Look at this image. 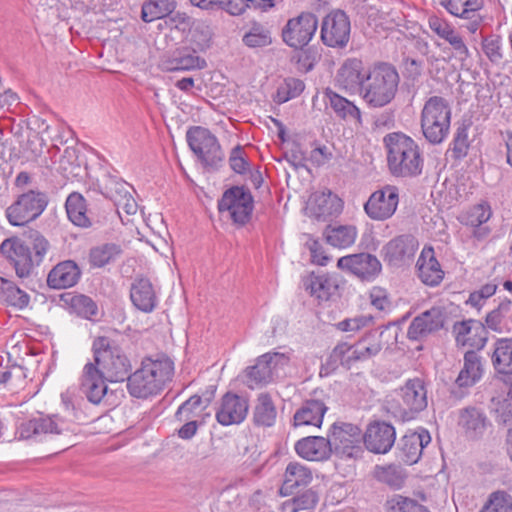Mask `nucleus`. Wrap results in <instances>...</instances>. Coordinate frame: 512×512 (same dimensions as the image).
I'll list each match as a JSON object with an SVG mask.
<instances>
[{"mask_svg":"<svg viewBox=\"0 0 512 512\" xmlns=\"http://www.w3.org/2000/svg\"><path fill=\"white\" fill-rule=\"evenodd\" d=\"M107 379L97 370V365L88 361L80 376V389L89 402L99 404L107 394Z\"/></svg>","mask_w":512,"mask_h":512,"instance_id":"5701e85b","label":"nucleus"},{"mask_svg":"<svg viewBox=\"0 0 512 512\" xmlns=\"http://www.w3.org/2000/svg\"><path fill=\"white\" fill-rule=\"evenodd\" d=\"M387 165L395 177L412 178L422 174L424 156L418 143L402 132H393L383 138Z\"/></svg>","mask_w":512,"mask_h":512,"instance_id":"f257e3e1","label":"nucleus"},{"mask_svg":"<svg viewBox=\"0 0 512 512\" xmlns=\"http://www.w3.org/2000/svg\"><path fill=\"white\" fill-rule=\"evenodd\" d=\"M431 442V436L425 429L408 432L398 442V458L408 465L418 462L423 449Z\"/></svg>","mask_w":512,"mask_h":512,"instance_id":"393cba45","label":"nucleus"},{"mask_svg":"<svg viewBox=\"0 0 512 512\" xmlns=\"http://www.w3.org/2000/svg\"><path fill=\"white\" fill-rule=\"evenodd\" d=\"M71 308L80 316L91 319L97 315L96 303L86 295H75L70 299Z\"/></svg>","mask_w":512,"mask_h":512,"instance_id":"e2e57ef3","label":"nucleus"},{"mask_svg":"<svg viewBox=\"0 0 512 512\" xmlns=\"http://www.w3.org/2000/svg\"><path fill=\"white\" fill-rule=\"evenodd\" d=\"M331 453L340 458H358L363 453L362 431L352 423L335 422L329 430Z\"/></svg>","mask_w":512,"mask_h":512,"instance_id":"6e6552de","label":"nucleus"},{"mask_svg":"<svg viewBox=\"0 0 512 512\" xmlns=\"http://www.w3.org/2000/svg\"><path fill=\"white\" fill-rule=\"evenodd\" d=\"M418 274L423 283L429 286L438 285L444 276V272L438 260L434 256L433 249L423 250L418 261Z\"/></svg>","mask_w":512,"mask_h":512,"instance_id":"58836bf2","label":"nucleus"},{"mask_svg":"<svg viewBox=\"0 0 512 512\" xmlns=\"http://www.w3.org/2000/svg\"><path fill=\"white\" fill-rule=\"evenodd\" d=\"M176 8L174 0H147L141 9V19L150 23L170 15Z\"/></svg>","mask_w":512,"mask_h":512,"instance_id":"8fccbe9b","label":"nucleus"},{"mask_svg":"<svg viewBox=\"0 0 512 512\" xmlns=\"http://www.w3.org/2000/svg\"><path fill=\"white\" fill-rule=\"evenodd\" d=\"M105 197L113 201L117 210H123L128 215L137 212L138 205L131 194L132 187L124 180L107 176L103 184Z\"/></svg>","mask_w":512,"mask_h":512,"instance_id":"412c9836","label":"nucleus"},{"mask_svg":"<svg viewBox=\"0 0 512 512\" xmlns=\"http://www.w3.org/2000/svg\"><path fill=\"white\" fill-rule=\"evenodd\" d=\"M326 411L327 407L324 402L315 399L307 400L296 410L293 416V425L295 427H320Z\"/></svg>","mask_w":512,"mask_h":512,"instance_id":"e433bc0d","label":"nucleus"},{"mask_svg":"<svg viewBox=\"0 0 512 512\" xmlns=\"http://www.w3.org/2000/svg\"><path fill=\"white\" fill-rule=\"evenodd\" d=\"M81 270L72 260L58 263L48 274L47 284L53 289H65L74 286L80 279Z\"/></svg>","mask_w":512,"mask_h":512,"instance_id":"7c9ffc66","label":"nucleus"},{"mask_svg":"<svg viewBox=\"0 0 512 512\" xmlns=\"http://www.w3.org/2000/svg\"><path fill=\"white\" fill-rule=\"evenodd\" d=\"M304 288L320 301H328L338 292V279L330 274H310L303 280Z\"/></svg>","mask_w":512,"mask_h":512,"instance_id":"c85d7f7f","label":"nucleus"},{"mask_svg":"<svg viewBox=\"0 0 512 512\" xmlns=\"http://www.w3.org/2000/svg\"><path fill=\"white\" fill-rule=\"evenodd\" d=\"M372 321L373 317L371 315H359L353 318H346L336 323L335 327L341 332H357L369 326Z\"/></svg>","mask_w":512,"mask_h":512,"instance_id":"69168bd1","label":"nucleus"},{"mask_svg":"<svg viewBox=\"0 0 512 512\" xmlns=\"http://www.w3.org/2000/svg\"><path fill=\"white\" fill-rule=\"evenodd\" d=\"M357 237V230L354 226H337L327 228L325 238L327 243L337 248H347L354 244Z\"/></svg>","mask_w":512,"mask_h":512,"instance_id":"3c124183","label":"nucleus"},{"mask_svg":"<svg viewBox=\"0 0 512 512\" xmlns=\"http://www.w3.org/2000/svg\"><path fill=\"white\" fill-rule=\"evenodd\" d=\"M497 287L498 285L494 281L482 285L478 290L470 293L467 304L480 309L485 300L496 293Z\"/></svg>","mask_w":512,"mask_h":512,"instance_id":"0e129e2a","label":"nucleus"},{"mask_svg":"<svg viewBox=\"0 0 512 512\" xmlns=\"http://www.w3.org/2000/svg\"><path fill=\"white\" fill-rule=\"evenodd\" d=\"M418 249V241L409 234L399 235L382 248L384 261L391 266H401L410 262Z\"/></svg>","mask_w":512,"mask_h":512,"instance_id":"aec40b11","label":"nucleus"},{"mask_svg":"<svg viewBox=\"0 0 512 512\" xmlns=\"http://www.w3.org/2000/svg\"><path fill=\"white\" fill-rule=\"evenodd\" d=\"M398 204V188L393 185H385L370 195L364 204V210L370 219L384 221L395 214Z\"/></svg>","mask_w":512,"mask_h":512,"instance_id":"f8f14e48","label":"nucleus"},{"mask_svg":"<svg viewBox=\"0 0 512 512\" xmlns=\"http://www.w3.org/2000/svg\"><path fill=\"white\" fill-rule=\"evenodd\" d=\"M362 439L368 451L374 454H386L395 443L396 430L393 425L385 421H373L367 425Z\"/></svg>","mask_w":512,"mask_h":512,"instance_id":"2eb2a0df","label":"nucleus"},{"mask_svg":"<svg viewBox=\"0 0 512 512\" xmlns=\"http://www.w3.org/2000/svg\"><path fill=\"white\" fill-rule=\"evenodd\" d=\"M0 252L14 267L19 278H27L34 268L30 248L18 237L5 239L0 245Z\"/></svg>","mask_w":512,"mask_h":512,"instance_id":"ddd939ff","label":"nucleus"},{"mask_svg":"<svg viewBox=\"0 0 512 512\" xmlns=\"http://www.w3.org/2000/svg\"><path fill=\"white\" fill-rule=\"evenodd\" d=\"M428 405L425 381L419 377L408 379L395 392V398L388 403V411L401 421L414 419Z\"/></svg>","mask_w":512,"mask_h":512,"instance_id":"20e7f679","label":"nucleus"},{"mask_svg":"<svg viewBox=\"0 0 512 512\" xmlns=\"http://www.w3.org/2000/svg\"><path fill=\"white\" fill-rule=\"evenodd\" d=\"M205 66V60L188 48L174 51L171 55L163 58L160 63L162 70L167 72L190 71L202 69Z\"/></svg>","mask_w":512,"mask_h":512,"instance_id":"cd10ccee","label":"nucleus"},{"mask_svg":"<svg viewBox=\"0 0 512 512\" xmlns=\"http://www.w3.org/2000/svg\"><path fill=\"white\" fill-rule=\"evenodd\" d=\"M364 77H366V71H364L362 60L348 58L338 69L336 81L338 86L346 92H359L361 94Z\"/></svg>","mask_w":512,"mask_h":512,"instance_id":"a878e982","label":"nucleus"},{"mask_svg":"<svg viewBox=\"0 0 512 512\" xmlns=\"http://www.w3.org/2000/svg\"><path fill=\"white\" fill-rule=\"evenodd\" d=\"M448 320V313L442 306H434L416 316L410 323L407 336L419 341L442 329Z\"/></svg>","mask_w":512,"mask_h":512,"instance_id":"4468645a","label":"nucleus"},{"mask_svg":"<svg viewBox=\"0 0 512 512\" xmlns=\"http://www.w3.org/2000/svg\"><path fill=\"white\" fill-rule=\"evenodd\" d=\"M127 389L130 395L135 398H148L161 392L147 372H144L142 365L128 376Z\"/></svg>","mask_w":512,"mask_h":512,"instance_id":"ea45409f","label":"nucleus"},{"mask_svg":"<svg viewBox=\"0 0 512 512\" xmlns=\"http://www.w3.org/2000/svg\"><path fill=\"white\" fill-rule=\"evenodd\" d=\"M511 310V300L505 299L501 301L497 308L487 314L485 318L486 328H489L498 333L507 331L509 328L506 318L510 314Z\"/></svg>","mask_w":512,"mask_h":512,"instance_id":"603ef678","label":"nucleus"},{"mask_svg":"<svg viewBox=\"0 0 512 512\" xmlns=\"http://www.w3.org/2000/svg\"><path fill=\"white\" fill-rule=\"evenodd\" d=\"M484 366L479 351L468 350L464 353L463 368L459 372L456 383L459 387H471L483 376Z\"/></svg>","mask_w":512,"mask_h":512,"instance_id":"c9c22d12","label":"nucleus"},{"mask_svg":"<svg viewBox=\"0 0 512 512\" xmlns=\"http://www.w3.org/2000/svg\"><path fill=\"white\" fill-rule=\"evenodd\" d=\"M0 294L8 306L19 310L25 309L30 302V296L24 290L3 277H0Z\"/></svg>","mask_w":512,"mask_h":512,"instance_id":"a18cd8bd","label":"nucleus"},{"mask_svg":"<svg viewBox=\"0 0 512 512\" xmlns=\"http://www.w3.org/2000/svg\"><path fill=\"white\" fill-rule=\"evenodd\" d=\"M492 403L497 422L503 424L512 422V383L507 395L502 398H493Z\"/></svg>","mask_w":512,"mask_h":512,"instance_id":"bf43d9fd","label":"nucleus"},{"mask_svg":"<svg viewBox=\"0 0 512 512\" xmlns=\"http://www.w3.org/2000/svg\"><path fill=\"white\" fill-rule=\"evenodd\" d=\"M400 76L394 65L388 62H375L366 70L361 97L373 108L390 104L397 92Z\"/></svg>","mask_w":512,"mask_h":512,"instance_id":"f03ea898","label":"nucleus"},{"mask_svg":"<svg viewBox=\"0 0 512 512\" xmlns=\"http://www.w3.org/2000/svg\"><path fill=\"white\" fill-rule=\"evenodd\" d=\"M62 429L50 417L33 418L22 422L18 427V434L22 439L43 441L53 435H59Z\"/></svg>","mask_w":512,"mask_h":512,"instance_id":"bb28decb","label":"nucleus"},{"mask_svg":"<svg viewBox=\"0 0 512 512\" xmlns=\"http://www.w3.org/2000/svg\"><path fill=\"white\" fill-rule=\"evenodd\" d=\"M451 122V108L440 96L430 97L421 111V129L425 139L435 145L447 137Z\"/></svg>","mask_w":512,"mask_h":512,"instance_id":"39448f33","label":"nucleus"},{"mask_svg":"<svg viewBox=\"0 0 512 512\" xmlns=\"http://www.w3.org/2000/svg\"><path fill=\"white\" fill-rule=\"evenodd\" d=\"M492 216V209L488 202L482 201L476 205H473L459 216V221L468 227H471L472 237L478 242H482L488 238L491 233V229L484 224Z\"/></svg>","mask_w":512,"mask_h":512,"instance_id":"4be33fe9","label":"nucleus"},{"mask_svg":"<svg viewBox=\"0 0 512 512\" xmlns=\"http://www.w3.org/2000/svg\"><path fill=\"white\" fill-rule=\"evenodd\" d=\"M453 334L458 346H468L475 351H481L488 340L486 326L479 320L468 319L455 322Z\"/></svg>","mask_w":512,"mask_h":512,"instance_id":"a211bd4d","label":"nucleus"},{"mask_svg":"<svg viewBox=\"0 0 512 512\" xmlns=\"http://www.w3.org/2000/svg\"><path fill=\"white\" fill-rule=\"evenodd\" d=\"M356 362H358L356 344L351 345L347 342H339L327 359V364L333 369L339 365L350 369Z\"/></svg>","mask_w":512,"mask_h":512,"instance_id":"49530a36","label":"nucleus"},{"mask_svg":"<svg viewBox=\"0 0 512 512\" xmlns=\"http://www.w3.org/2000/svg\"><path fill=\"white\" fill-rule=\"evenodd\" d=\"M318 28V19L311 12H301L290 18L281 31L282 41L295 50L307 46Z\"/></svg>","mask_w":512,"mask_h":512,"instance_id":"1a4fd4ad","label":"nucleus"},{"mask_svg":"<svg viewBox=\"0 0 512 512\" xmlns=\"http://www.w3.org/2000/svg\"><path fill=\"white\" fill-rule=\"evenodd\" d=\"M295 451L301 458L309 461L327 460L331 455L328 438L321 436H308L298 440Z\"/></svg>","mask_w":512,"mask_h":512,"instance_id":"473e14b6","label":"nucleus"},{"mask_svg":"<svg viewBox=\"0 0 512 512\" xmlns=\"http://www.w3.org/2000/svg\"><path fill=\"white\" fill-rule=\"evenodd\" d=\"M267 356L261 355L258 357L254 366L248 367L246 370L247 382L250 388L259 385H266L270 383L276 375L272 370Z\"/></svg>","mask_w":512,"mask_h":512,"instance_id":"de8ad7c7","label":"nucleus"},{"mask_svg":"<svg viewBox=\"0 0 512 512\" xmlns=\"http://www.w3.org/2000/svg\"><path fill=\"white\" fill-rule=\"evenodd\" d=\"M325 96L329 100V105L337 117L346 122L353 123L357 127L362 126L363 121L360 109L350 100L327 89Z\"/></svg>","mask_w":512,"mask_h":512,"instance_id":"4c0bfd02","label":"nucleus"},{"mask_svg":"<svg viewBox=\"0 0 512 512\" xmlns=\"http://www.w3.org/2000/svg\"><path fill=\"white\" fill-rule=\"evenodd\" d=\"M356 344L358 361H365L376 356L382 350L381 341L369 334Z\"/></svg>","mask_w":512,"mask_h":512,"instance_id":"13d9d810","label":"nucleus"},{"mask_svg":"<svg viewBox=\"0 0 512 512\" xmlns=\"http://www.w3.org/2000/svg\"><path fill=\"white\" fill-rule=\"evenodd\" d=\"M458 427L465 439L478 441L491 427V422L483 409L468 406L459 410Z\"/></svg>","mask_w":512,"mask_h":512,"instance_id":"f3484780","label":"nucleus"},{"mask_svg":"<svg viewBox=\"0 0 512 512\" xmlns=\"http://www.w3.org/2000/svg\"><path fill=\"white\" fill-rule=\"evenodd\" d=\"M202 403V398L199 395H193L184 403H182L176 411V418L179 421H187L194 414L195 411L200 407Z\"/></svg>","mask_w":512,"mask_h":512,"instance_id":"774afa93","label":"nucleus"},{"mask_svg":"<svg viewBox=\"0 0 512 512\" xmlns=\"http://www.w3.org/2000/svg\"><path fill=\"white\" fill-rule=\"evenodd\" d=\"M130 299L133 305L142 312L150 313L157 305V297L149 279L136 278L131 284Z\"/></svg>","mask_w":512,"mask_h":512,"instance_id":"f704fd0d","label":"nucleus"},{"mask_svg":"<svg viewBox=\"0 0 512 512\" xmlns=\"http://www.w3.org/2000/svg\"><path fill=\"white\" fill-rule=\"evenodd\" d=\"M482 51L491 63L499 65L504 60V46L502 38L496 34H490L482 38Z\"/></svg>","mask_w":512,"mask_h":512,"instance_id":"4d7b16f0","label":"nucleus"},{"mask_svg":"<svg viewBox=\"0 0 512 512\" xmlns=\"http://www.w3.org/2000/svg\"><path fill=\"white\" fill-rule=\"evenodd\" d=\"M186 139L192 152L206 167L217 168L224 159L218 139L207 128L194 126L188 129Z\"/></svg>","mask_w":512,"mask_h":512,"instance_id":"0eeeda50","label":"nucleus"},{"mask_svg":"<svg viewBox=\"0 0 512 512\" xmlns=\"http://www.w3.org/2000/svg\"><path fill=\"white\" fill-rule=\"evenodd\" d=\"M231 169L237 174H244L248 170V161L244 148L241 145L235 146L229 155Z\"/></svg>","mask_w":512,"mask_h":512,"instance_id":"338daca9","label":"nucleus"},{"mask_svg":"<svg viewBox=\"0 0 512 512\" xmlns=\"http://www.w3.org/2000/svg\"><path fill=\"white\" fill-rule=\"evenodd\" d=\"M141 364L144 367V372H147L160 391L172 380L174 363L169 357L165 355L157 356L155 359L147 357L142 360Z\"/></svg>","mask_w":512,"mask_h":512,"instance_id":"72a5a7b5","label":"nucleus"},{"mask_svg":"<svg viewBox=\"0 0 512 512\" xmlns=\"http://www.w3.org/2000/svg\"><path fill=\"white\" fill-rule=\"evenodd\" d=\"M65 206L67 216L74 225L82 228H88L93 225V220L88 214L86 200L81 194H70Z\"/></svg>","mask_w":512,"mask_h":512,"instance_id":"79ce46f5","label":"nucleus"},{"mask_svg":"<svg viewBox=\"0 0 512 512\" xmlns=\"http://www.w3.org/2000/svg\"><path fill=\"white\" fill-rule=\"evenodd\" d=\"M469 147L468 126L461 124L455 131L447 153H450L453 159L461 160L467 156Z\"/></svg>","mask_w":512,"mask_h":512,"instance_id":"6e6d98bb","label":"nucleus"},{"mask_svg":"<svg viewBox=\"0 0 512 512\" xmlns=\"http://www.w3.org/2000/svg\"><path fill=\"white\" fill-rule=\"evenodd\" d=\"M220 212L228 211L232 220L240 225L246 224L253 211V197L244 186H234L226 190L218 202Z\"/></svg>","mask_w":512,"mask_h":512,"instance_id":"9b49d317","label":"nucleus"},{"mask_svg":"<svg viewBox=\"0 0 512 512\" xmlns=\"http://www.w3.org/2000/svg\"><path fill=\"white\" fill-rule=\"evenodd\" d=\"M248 400L237 394L226 393L216 411V420L223 426L241 423L247 416Z\"/></svg>","mask_w":512,"mask_h":512,"instance_id":"b1692460","label":"nucleus"},{"mask_svg":"<svg viewBox=\"0 0 512 512\" xmlns=\"http://www.w3.org/2000/svg\"><path fill=\"white\" fill-rule=\"evenodd\" d=\"M305 89V84L298 78H287L284 84L278 88L277 99L279 103H285L298 97Z\"/></svg>","mask_w":512,"mask_h":512,"instance_id":"052dcab7","label":"nucleus"},{"mask_svg":"<svg viewBox=\"0 0 512 512\" xmlns=\"http://www.w3.org/2000/svg\"><path fill=\"white\" fill-rule=\"evenodd\" d=\"M439 4L452 16L467 20L465 27L470 33H476L484 21L479 13L484 0H441Z\"/></svg>","mask_w":512,"mask_h":512,"instance_id":"6ab92c4d","label":"nucleus"},{"mask_svg":"<svg viewBox=\"0 0 512 512\" xmlns=\"http://www.w3.org/2000/svg\"><path fill=\"white\" fill-rule=\"evenodd\" d=\"M242 32V43L248 48H265L273 43L272 29L267 22L252 19L243 26Z\"/></svg>","mask_w":512,"mask_h":512,"instance_id":"c756f323","label":"nucleus"},{"mask_svg":"<svg viewBox=\"0 0 512 512\" xmlns=\"http://www.w3.org/2000/svg\"><path fill=\"white\" fill-rule=\"evenodd\" d=\"M49 203L47 193L30 189L18 195L6 209V217L12 226H25L36 220Z\"/></svg>","mask_w":512,"mask_h":512,"instance_id":"423d86ee","label":"nucleus"},{"mask_svg":"<svg viewBox=\"0 0 512 512\" xmlns=\"http://www.w3.org/2000/svg\"><path fill=\"white\" fill-rule=\"evenodd\" d=\"M318 501V493L313 489H307L292 499L286 500L282 504V508L285 512L312 510L316 507Z\"/></svg>","mask_w":512,"mask_h":512,"instance_id":"5fc2aeb1","label":"nucleus"},{"mask_svg":"<svg viewBox=\"0 0 512 512\" xmlns=\"http://www.w3.org/2000/svg\"><path fill=\"white\" fill-rule=\"evenodd\" d=\"M385 512H430L428 507L416 499L394 494L385 502Z\"/></svg>","mask_w":512,"mask_h":512,"instance_id":"864d4df0","label":"nucleus"},{"mask_svg":"<svg viewBox=\"0 0 512 512\" xmlns=\"http://www.w3.org/2000/svg\"><path fill=\"white\" fill-rule=\"evenodd\" d=\"M480 512H512V497L505 491L491 494L488 503Z\"/></svg>","mask_w":512,"mask_h":512,"instance_id":"680f3d73","label":"nucleus"},{"mask_svg":"<svg viewBox=\"0 0 512 512\" xmlns=\"http://www.w3.org/2000/svg\"><path fill=\"white\" fill-rule=\"evenodd\" d=\"M312 481V472L306 466L298 462H290L285 470L284 483L281 492L286 494L299 486H306Z\"/></svg>","mask_w":512,"mask_h":512,"instance_id":"c03bdc74","label":"nucleus"},{"mask_svg":"<svg viewBox=\"0 0 512 512\" xmlns=\"http://www.w3.org/2000/svg\"><path fill=\"white\" fill-rule=\"evenodd\" d=\"M405 469L398 464L376 465L373 477L379 483L389 486L393 490L401 489L406 480Z\"/></svg>","mask_w":512,"mask_h":512,"instance_id":"37998d69","label":"nucleus"},{"mask_svg":"<svg viewBox=\"0 0 512 512\" xmlns=\"http://www.w3.org/2000/svg\"><path fill=\"white\" fill-rule=\"evenodd\" d=\"M93 361L97 370L108 382L127 380L131 371V363L120 345L108 336H98L92 342Z\"/></svg>","mask_w":512,"mask_h":512,"instance_id":"7ed1b4c3","label":"nucleus"},{"mask_svg":"<svg viewBox=\"0 0 512 512\" xmlns=\"http://www.w3.org/2000/svg\"><path fill=\"white\" fill-rule=\"evenodd\" d=\"M337 267L364 281H373L381 272L382 265L376 256L358 253L340 257Z\"/></svg>","mask_w":512,"mask_h":512,"instance_id":"dca6fc26","label":"nucleus"},{"mask_svg":"<svg viewBox=\"0 0 512 512\" xmlns=\"http://www.w3.org/2000/svg\"><path fill=\"white\" fill-rule=\"evenodd\" d=\"M350 35L351 23L344 11L334 10L323 18L320 37L325 46L343 49L349 43Z\"/></svg>","mask_w":512,"mask_h":512,"instance_id":"9d476101","label":"nucleus"},{"mask_svg":"<svg viewBox=\"0 0 512 512\" xmlns=\"http://www.w3.org/2000/svg\"><path fill=\"white\" fill-rule=\"evenodd\" d=\"M489 356L497 374H512V337L496 338L491 344Z\"/></svg>","mask_w":512,"mask_h":512,"instance_id":"2f4dec72","label":"nucleus"},{"mask_svg":"<svg viewBox=\"0 0 512 512\" xmlns=\"http://www.w3.org/2000/svg\"><path fill=\"white\" fill-rule=\"evenodd\" d=\"M122 253L120 245L104 243L90 249L89 263L94 268H102L115 261Z\"/></svg>","mask_w":512,"mask_h":512,"instance_id":"09e8293b","label":"nucleus"},{"mask_svg":"<svg viewBox=\"0 0 512 512\" xmlns=\"http://www.w3.org/2000/svg\"><path fill=\"white\" fill-rule=\"evenodd\" d=\"M277 419V409L269 393L263 392L257 396L253 408V423L258 427H272Z\"/></svg>","mask_w":512,"mask_h":512,"instance_id":"a19ab883","label":"nucleus"}]
</instances>
